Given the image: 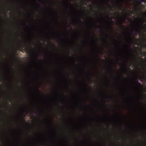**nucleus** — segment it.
I'll return each mask as SVG.
<instances>
[{
	"label": "nucleus",
	"mask_w": 146,
	"mask_h": 146,
	"mask_svg": "<svg viewBox=\"0 0 146 146\" xmlns=\"http://www.w3.org/2000/svg\"><path fill=\"white\" fill-rule=\"evenodd\" d=\"M139 21H140V22H141V24H140L138 23H137V24L139 25V28L137 30L136 32L135 33V34L136 35L137 34V31H139L140 33H141V29L146 31V25H145V24H143L144 21L143 20H142V19H139Z\"/></svg>",
	"instance_id": "1"
},
{
	"label": "nucleus",
	"mask_w": 146,
	"mask_h": 146,
	"mask_svg": "<svg viewBox=\"0 0 146 146\" xmlns=\"http://www.w3.org/2000/svg\"><path fill=\"white\" fill-rule=\"evenodd\" d=\"M144 0H138V1H137V2L138 4L137 7H138L139 9H140L139 5H141V3H143V2H144Z\"/></svg>",
	"instance_id": "2"
},
{
	"label": "nucleus",
	"mask_w": 146,
	"mask_h": 146,
	"mask_svg": "<svg viewBox=\"0 0 146 146\" xmlns=\"http://www.w3.org/2000/svg\"><path fill=\"white\" fill-rule=\"evenodd\" d=\"M119 23H120L121 24V26H122L123 27H124L125 26L124 25H123L122 24L123 22V21L122 20V19H120V21H119Z\"/></svg>",
	"instance_id": "3"
},
{
	"label": "nucleus",
	"mask_w": 146,
	"mask_h": 146,
	"mask_svg": "<svg viewBox=\"0 0 146 146\" xmlns=\"http://www.w3.org/2000/svg\"><path fill=\"white\" fill-rule=\"evenodd\" d=\"M26 50H27V53L29 54L30 55H31V51H30V50H28L27 49Z\"/></svg>",
	"instance_id": "4"
},
{
	"label": "nucleus",
	"mask_w": 146,
	"mask_h": 146,
	"mask_svg": "<svg viewBox=\"0 0 146 146\" xmlns=\"http://www.w3.org/2000/svg\"><path fill=\"white\" fill-rule=\"evenodd\" d=\"M136 83L139 84L140 86L141 85V83L139 82L138 80L137 79L136 80Z\"/></svg>",
	"instance_id": "5"
},
{
	"label": "nucleus",
	"mask_w": 146,
	"mask_h": 146,
	"mask_svg": "<svg viewBox=\"0 0 146 146\" xmlns=\"http://www.w3.org/2000/svg\"><path fill=\"white\" fill-rule=\"evenodd\" d=\"M143 79L145 80H146V76H143Z\"/></svg>",
	"instance_id": "6"
},
{
	"label": "nucleus",
	"mask_w": 146,
	"mask_h": 146,
	"mask_svg": "<svg viewBox=\"0 0 146 146\" xmlns=\"http://www.w3.org/2000/svg\"><path fill=\"white\" fill-rule=\"evenodd\" d=\"M37 91H38V92H40V91H39V90L38 88H37Z\"/></svg>",
	"instance_id": "7"
},
{
	"label": "nucleus",
	"mask_w": 146,
	"mask_h": 146,
	"mask_svg": "<svg viewBox=\"0 0 146 146\" xmlns=\"http://www.w3.org/2000/svg\"><path fill=\"white\" fill-rule=\"evenodd\" d=\"M22 120H23V121H24V122H26V120H25V119H24V118L23 119H22Z\"/></svg>",
	"instance_id": "8"
},
{
	"label": "nucleus",
	"mask_w": 146,
	"mask_h": 146,
	"mask_svg": "<svg viewBox=\"0 0 146 146\" xmlns=\"http://www.w3.org/2000/svg\"><path fill=\"white\" fill-rule=\"evenodd\" d=\"M37 55H38V56H40H40H41V55H40V54H37Z\"/></svg>",
	"instance_id": "9"
},
{
	"label": "nucleus",
	"mask_w": 146,
	"mask_h": 146,
	"mask_svg": "<svg viewBox=\"0 0 146 146\" xmlns=\"http://www.w3.org/2000/svg\"><path fill=\"white\" fill-rule=\"evenodd\" d=\"M98 28L99 29H101V27H100V26H99L98 27Z\"/></svg>",
	"instance_id": "10"
},
{
	"label": "nucleus",
	"mask_w": 146,
	"mask_h": 146,
	"mask_svg": "<svg viewBox=\"0 0 146 146\" xmlns=\"http://www.w3.org/2000/svg\"><path fill=\"white\" fill-rule=\"evenodd\" d=\"M88 76H90V73L89 72H88Z\"/></svg>",
	"instance_id": "11"
},
{
	"label": "nucleus",
	"mask_w": 146,
	"mask_h": 146,
	"mask_svg": "<svg viewBox=\"0 0 146 146\" xmlns=\"http://www.w3.org/2000/svg\"><path fill=\"white\" fill-rule=\"evenodd\" d=\"M121 3H123V0H121Z\"/></svg>",
	"instance_id": "12"
},
{
	"label": "nucleus",
	"mask_w": 146,
	"mask_h": 146,
	"mask_svg": "<svg viewBox=\"0 0 146 146\" xmlns=\"http://www.w3.org/2000/svg\"><path fill=\"white\" fill-rule=\"evenodd\" d=\"M129 37L131 39H132L130 36H129Z\"/></svg>",
	"instance_id": "13"
},
{
	"label": "nucleus",
	"mask_w": 146,
	"mask_h": 146,
	"mask_svg": "<svg viewBox=\"0 0 146 146\" xmlns=\"http://www.w3.org/2000/svg\"><path fill=\"white\" fill-rule=\"evenodd\" d=\"M79 20L80 21V22H82V21H81V20L80 19H79Z\"/></svg>",
	"instance_id": "14"
},
{
	"label": "nucleus",
	"mask_w": 146,
	"mask_h": 146,
	"mask_svg": "<svg viewBox=\"0 0 146 146\" xmlns=\"http://www.w3.org/2000/svg\"><path fill=\"white\" fill-rule=\"evenodd\" d=\"M95 24V25H96V26H98L97 23H96Z\"/></svg>",
	"instance_id": "15"
},
{
	"label": "nucleus",
	"mask_w": 146,
	"mask_h": 146,
	"mask_svg": "<svg viewBox=\"0 0 146 146\" xmlns=\"http://www.w3.org/2000/svg\"><path fill=\"white\" fill-rule=\"evenodd\" d=\"M107 4H108V5H109V6H110V7H111V6H110V5L109 4H108V3H107Z\"/></svg>",
	"instance_id": "16"
},
{
	"label": "nucleus",
	"mask_w": 146,
	"mask_h": 146,
	"mask_svg": "<svg viewBox=\"0 0 146 146\" xmlns=\"http://www.w3.org/2000/svg\"><path fill=\"white\" fill-rule=\"evenodd\" d=\"M112 69V68L111 67L110 68V70H111Z\"/></svg>",
	"instance_id": "17"
},
{
	"label": "nucleus",
	"mask_w": 146,
	"mask_h": 146,
	"mask_svg": "<svg viewBox=\"0 0 146 146\" xmlns=\"http://www.w3.org/2000/svg\"><path fill=\"white\" fill-rule=\"evenodd\" d=\"M70 57H71L73 59V57H71V56H70Z\"/></svg>",
	"instance_id": "18"
},
{
	"label": "nucleus",
	"mask_w": 146,
	"mask_h": 146,
	"mask_svg": "<svg viewBox=\"0 0 146 146\" xmlns=\"http://www.w3.org/2000/svg\"><path fill=\"white\" fill-rule=\"evenodd\" d=\"M130 35L131 36V35H132V33H131L130 34Z\"/></svg>",
	"instance_id": "19"
},
{
	"label": "nucleus",
	"mask_w": 146,
	"mask_h": 146,
	"mask_svg": "<svg viewBox=\"0 0 146 146\" xmlns=\"http://www.w3.org/2000/svg\"><path fill=\"white\" fill-rule=\"evenodd\" d=\"M5 15H7V13H5Z\"/></svg>",
	"instance_id": "20"
},
{
	"label": "nucleus",
	"mask_w": 146,
	"mask_h": 146,
	"mask_svg": "<svg viewBox=\"0 0 146 146\" xmlns=\"http://www.w3.org/2000/svg\"><path fill=\"white\" fill-rule=\"evenodd\" d=\"M10 98H11V95H10Z\"/></svg>",
	"instance_id": "21"
},
{
	"label": "nucleus",
	"mask_w": 146,
	"mask_h": 146,
	"mask_svg": "<svg viewBox=\"0 0 146 146\" xmlns=\"http://www.w3.org/2000/svg\"><path fill=\"white\" fill-rule=\"evenodd\" d=\"M53 46H55L54 44H53Z\"/></svg>",
	"instance_id": "22"
},
{
	"label": "nucleus",
	"mask_w": 146,
	"mask_h": 146,
	"mask_svg": "<svg viewBox=\"0 0 146 146\" xmlns=\"http://www.w3.org/2000/svg\"><path fill=\"white\" fill-rule=\"evenodd\" d=\"M141 58L142 59H143V58Z\"/></svg>",
	"instance_id": "23"
},
{
	"label": "nucleus",
	"mask_w": 146,
	"mask_h": 146,
	"mask_svg": "<svg viewBox=\"0 0 146 146\" xmlns=\"http://www.w3.org/2000/svg\"><path fill=\"white\" fill-rule=\"evenodd\" d=\"M68 3H69V2H68Z\"/></svg>",
	"instance_id": "24"
},
{
	"label": "nucleus",
	"mask_w": 146,
	"mask_h": 146,
	"mask_svg": "<svg viewBox=\"0 0 146 146\" xmlns=\"http://www.w3.org/2000/svg\"><path fill=\"white\" fill-rule=\"evenodd\" d=\"M20 42H22V41H20Z\"/></svg>",
	"instance_id": "25"
},
{
	"label": "nucleus",
	"mask_w": 146,
	"mask_h": 146,
	"mask_svg": "<svg viewBox=\"0 0 146 146\" xmlns=\"http://www.w3.org/2000/svg\"><path fill=\"white\" fill-rule=\"evenodd\" d=\"M124 78H125V77H124Z\"/></svg>",
	"instance_id": "26"
},
{
	"label": "nucleus",
	"mask_w": 146,
	"mask_h": 146,
	"mask_svg": "<svg viewBox=\"0 0 146 146\" xmlns=\"http://www.w3.org/2000/svg\"><path fill=\"white\" fill-rule=\"evenodd\" d=\"M20 12H21V11H20Z\"/></svg>",
	"instance_id": "27"
}]
</instances>
